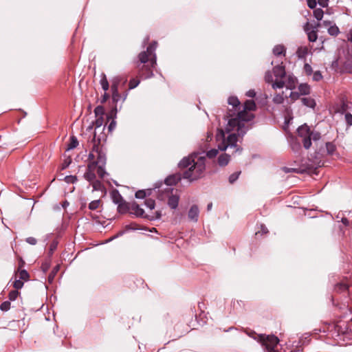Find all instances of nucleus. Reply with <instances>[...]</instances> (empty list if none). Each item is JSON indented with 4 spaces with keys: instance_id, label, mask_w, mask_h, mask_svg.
Wrapping results in <instances>:
<instances>
[{
    "instance_id": "obj_21",
    "label": "nucleus",
    "mask_w": 352,
    "mask_h": 352,
    "mask_svg": "<svg viewBox=\"0 0 352 352\" xmlns=\"http://www.w3.org/2000/svg\"><path fill=\"white\" fill-rule=\"evenodd\" d=\"M103 117H96L95 121H94L91 125L87 128V131H91L94 126L96 130L100 128L103 124Z\"/></svg>"
},
{
    "instance_id": "obj_39",
    "label": "nucleus",
    "mask_w": 352,
    "mask_h": 352,
    "mask_svg": "<svg viewBox=\"0 0 352 352\" xmlns=\"http://www.w3.org/2000/svg\"><path fill=\"white\" fill-rule=\"evenodd\" d=\"M144 204L150 210L154 209L155 206V202L152 199H146L144 201Z\"/></svg>"
},
{
    "instance_id": "obj_13",
    "label": "nucleus",
    "mask_w": 352,
    "mask_h": 352,
    "mask_svg": "<svg viewBox=\"0 0 352 352\" xmlns=\"http://www.w3.org/2000/svg\"><path fill=\"white\" fill-rule=\"evenodd\" d=\"M273 74L276 78L275 81L283 80L286 75L285 66L282 64L275 66L273 68Z\"/></svg>"
},
{
    "instance_id": "obj_4",
    "label": "nucleus",
    "mask_w": 352,
    "mask_h": 352,
    "mask_svg": "<svg viewBox=\"0 0 352 352\" xmlns=\"http://www.w3.org/2000/svg\"><path fill=\"white\" fill-rule=\"evenodd\" d=\"M157 45V42H153L147 47L146 51L140 52L138 55L141 63L145 64L150 60L149 64L144 65L142 67V76L144 78H148L153 76V69L157 65V56L155 52Z\"/></svg>"
},
{
    "instance_id": "obj_10",
    "label": "nucleus",
    "mask_w": 352,
    "mask_h": 352,
    "mask_svg": "<svg viewBox=\"0 0 352 352\" xmlns=\"http://www.w3.org/2000/svg\"><path fill=\"white\" fill-rule=\"evenodd\" d=\"M181 175L178 174L169 175L164 180V184H161L160 186H156V188H160L162 186H165L166 187H172V186L177 184L181 180Z\"/></svg>"
},
{
    "instance_id": "obj_16",
    "label": "nucleus",
    "mask_w": 352,
    "mask_h": 352,
    "mask_svg": "<svg viewBox=\"0 0 352 352\" xmlns=\"http://www.w3.org/2000/svg\"><path fill=\"white\" fill-rule=\"evenodd\" d=\"M305 30L307 32L308 39L310 42H315L317 40L318 34L317 31L314 29L309 28V25L307 23L305 26Z\"/></svg>"
},
{
    "instance_id": "obj_33",
    "label": "nucleus",
    "mask_w": 352,
    "mask_h": 352,
    "mask_svg": "<svg viewBox=\"0 0 352 352\" xmlns=\"http://www.w3.org/2000/svg\"><path fill=\"white\" fill-rule=\"evenodd\" d=\"M96 170L97 172L98 175L101 179H103L105 175H107V173L104 170V166L97 165Z\"/></svg>"
},
{
    "instance_id": "obj_19",
    "label": "nucleus",
    "mask_w": 352,
    "mask_h": 352,
    "mask_svg": "<svg viewBox=\"0 0 352 352\" xmlns=\"http://www.w3.org/2000/svg\"><path fill=\"white\" fill-rule=\"evenodd\" d=\"M90 184L92 186L94 191H101L103 192L105 190L104 185L100 180L94 179L93 182H90Z\"/></svg>"
},
{
    "instance_id": "obj_38",
    "label": "nucleus",
    "mask_w": 352,
    "mask_h": 352,
    "mask_svg": "<svg viewBox=\"0 0 352 352\" xmlns=\"http://www.w3.org/2000/svg\"><path fill=\"white\" fill-rule=\"evenodd\" d=\"M100 199H97V200H94L92 201H91L89 204V209L91 210H94L97 208H99L100 206Z\"/></svg>"
},
{
    "instance_id": "obj_31",
    "label": "nucleus",
    "mask_w": 352,
    "mask_h": 352,
    "mask_svg": "<svg viewBox=\"0 0 352 352\" xmlns=\"http://www.w3.org/2000/svg\"><path fill=\"white\" fill-rule=\"evenodd\" d=\"M309 138H310V142H311V140H313V141L319 140L321 138V135L318 131H311Z\"/></svg>"
},
{
    "instance_id": "obj_50",
    "label": "nucleus",
    "mask_w": 352,
    "mask_h": 352,
    "mask_svg": "<svg viewBox=\"0 0 352 352\" xmlns=\"http://www.w3.org/2000/svg\"><path fill=\"white\" fill-rule=\"evenodd\" d=\"M13 286L16 289L15 290L19 289L23 286V282L21 280H16Z\"/></svg>"
},
{
    "instance_id": "obj_26",
    "label": "nucleus",
    "mask_w": 352,
    "mask_h": 352,
    "mask_svg": "<svg viewBox=\"0 0 352 352\" xmlns=\"http://www.w3.org/2000/svg\"><path fill=\"white\" fill-rule=\"evenodd\" d=\"M298 91L301 95H308L310 94V87L307 83L300 84L298 86Z\"/></svg>"
},
{
    "instance_id": "obj_59",
    "label": "nucleus",
    "mask_w": 352,
    "mask_h": 352,
    "mask_svg": "<svg viewBox=\"0 0 352 352\" xmlns=\"http://www.w3.org/2000/svg\"><path fill=\"white\" fill-rule=\"evenodd\" d=\"M246 96L250 98H254L256 96V92L254 89H250L247 91Z\"/></svg>"
},
{
    "instance_id": "obj_18",
    "label": "nucleus",
    "mask_w": 352,
    "mask_h": 352,
    "mask_svg": "<svg viewBox=\"0 0 352 352\" xmlns=\"http://www.w3.org/2000/svg\"><path fill=\"white\" fill-rule=\"evenodd\" d=\"M300 100L302 104L307 107L314 109L316 105L315 100L311 97H304Z\"/></svg>"
},
{
    "instance_id": "obj_62",
    "label": "nucleus",
    "mask_w": 352,
    "mask_h": 352,
    "mask_svg": "<svg viewBox=\"0 0 352 352\" xmlns=\"http://www.w3.org/2000/svg\"><path fill=\"white\" fill-rule=\"evenodd\" d=\"M341 222L345 226H349V221L346 217H342L341 218Z\"/></svg>"
},
{
    "instance_id": "obj_58",
    "label": "nucleus",
    "mask_w": 352,
    "mask_h": 352,
    "mask_svg": "<svg viewBox=\"0 0 352 352\" xmlns=\"http://www.w3.org/2000/svg\"><path fill=\"white\" fill-rule=\"evenodd\" d=\"M318 3L322 8L328 6L329 0H318Z\"/></svg>"
},
{
    "instance_id": "obj_52",
    "label": "nucleus",
    "mask_w": 352,
    "mask_h": 352,
    "mask_svg": "<svg viewBox=\"0 0 352 352\" xmlns=\"http://www.w3.org/2000/svg\"><path fill=\"white\" fill-rule=\"evenodd\" d=\"M304 69L307 75H311L313 72L311 66L308 63L305 64Z\"/></svg>"
},
{
    "instance_id": "obj_23",
    "label": "nucleus",
    "mask_w": 352,
    "mask_h": 352,
    "mask_svg": "<svg viewBox=\"0 0 352 352\" xmlns=\"http://www.w3.org/2000/svg\"><path fill=\"white\" fill-rule=\"evenodd\" d=\"M349 285L346 283H339L336 285L334 289L336 292H344L348 291Z\"/></svg>"
},
{
    "instance_id": "obj_27",
    "label": "nucleus",
    "mask_w": 352,
    "mask_h": 352,
    "mask_svg": "<svg viewBox=\"0 0 352 352\" xmlns=\"http://www.w3.org/2000/svg\"><path fill=\"white\" fill-rule=\"evenodd\" d=\"M100 77H101V78H100V84L102 89L104 91H107L109 89V82L107 80V78L106 77V75L102 73L101 74Z\"/></svg>"
},
{
    "instance_id": "obj_11",
    "label": "nucleus",
    "mask_w": 352,
    "mask_h": 352,
    "mask_svg": "<svg viewBox=\"0 0 352 352\" xmlns=\"http://www.w3.org/2000/svg\"><path fill=\"white\" fill-rule=\"evenodd\" d=\"M130 214L137 217L148 219V215L144 214V210L135 201L131 203Z\"/></svg>"
},
{
    "instance_id": "obj_40",
    "label": "nucleus",
    "mask_w": 352,
    "mask_h": 352,
    "mask_svg": "<svg viewBox=\"0 0 352 352\" xmlns=\"http://www.w3.org/2000/svg\"><path fill=\"white\" fill-rule=\"evenodd\" d=\"M240 174H241V171H238V172H235V173H232V175H230L229 177V182L230 184H233L234 182H236L238 179Z\"/></svg>"
},
{
    "instance_id": "obj_7",
    "label": "nucleus",
    "mask_w": 352,
    "mask_h": 352,
    "mask_svg": "<svg viewBox=\"0 0 352 352\" xmlns=\"http://www.w3.org/2000/svg\"><path fill=\"white\" fill-rule=\"evenodd\" d=\"M259 340L267 352H276V348L279 342V339L276 336L260 335Z\"/></svg>"
},
{
    "instance_id": "obj_61",
    "label": "nucleus",
    "mask_w": 352,
    "mask_h": 352,
    "mask_svg": "<svg viewBox=\"0 0 352 352\" xmlns=\"http://www.w3.org/2000/svg\"><path fill=\"white\" fill-rule=\"evenodd\" d=\"M116 123L114 120H112L109 125V131H112L116 128Z\"/></svg>"
},
{
    "instance_id": "obj_25",
    "label": "nucleus",
    "mask_w": 352,
    "mask_h": 352,
    "mask_svg": "<svg viewBox=\"0 0 352 352\" xmlns=\"http://www.w3.org/2000/svg\"><path fill=\"white\" fill-rule=\"evenodd\" d=\"M285 47H284V45H277L276 46H274V49H273V54L275 55V56H280V55H285Z\"/></svg>"
},
{
    "instance_id": "obj_44",
    "label": "nucleus",
    "mask_w": 352,
    "mask_h": 352,
    "mask_svg": "<svg viewBox=\"0 0 352 352\" xmlns=\"http://www.w3.org/2000/svg\"><path fill=\"white\" fill-rule=\"evenodd\" d=\"M65 181L68 184H74L77 182V177L74 175H68L65 177Z\"/></svg>"
},
{
    "instance_id": "obj_14",
    "label": "nucleus",
    "mask_w": 352,
    "mask_h": 352,
    "mask_svg": "<svg viewBox=\"0 0 352 352\" xmlns=\"http://www.w3.org/2000/svg\"><path fill=\"white\" fill-rule=\"evenodd\" d=\"M199 215V210L197 205H192L188 212V217L190 221L197 222Z\"/></svg>"
},
{
    "instance_id": "obj_54",
    "label": "nucleus",
    "mask_w": 352,
    "mask_h": 352,
    "mask_svg": "<svg viewBox=\"0 0 352 352\" xmlns=\"http://www.w3.org/2000/svg\"><path fill=\"white\" fill-rule=\"evenodd\" d=\"M316 0H307V6L311 9H314L317 5Z\"/></svg>"
},
{
    "instance_id": "obj_56",
    "label": "nucleus",
    "mask_w": 352,
    "mask_h": 352,
    "mask_svg": "<svg viewBox=\"0 0 352 352\" xmlns=\"http://www.w3.org/2000/svg\"><path fill=\"white\" fill-rule=\"evenodd\" d=\"M96 158V153L94 151V146H92V150L89 154L88 159L91 162L95 161L94 159Z\"/></svg>"
},
{
    "instance_id": "obj_49",
    "label": "nucleus",
    "mask_w": 352,
    "mask_h": 352,
    "mask_svg": "<svg viewBox=\"0 0 352 352\" xmlns=\"http://www.w3.org/2000/svg\"><path fill=\"white\" fill-rule=\"evenodd\" d=\"M345 121L349 126H352V114L346 113L344 116Z\"/></svg>"
},
{
    "instance_id": "obj_51",
    "label": "nucleus",
    "mask_w": 352,
    "mask_h": 352,
    "mask_svg": "<svg viewBox=\"0 0 352 352\" xmlns=\"http://www.w3.org/2000/svg\"><path fill=\"white\" fill-rule=\"evenodd\" d=\"M322 78V76L319 71H316L313 74V80L315 81H319Z\"/></svg>"
},
{
    "instance_id": "obj_28",
    "label": "nucleus",
    "mask_w": 352,
    "mask_h": 352,
    "mask_svg": "<svg viewBox=\"0 0 352 352\" xmlns=\"http://www.w3.org/2000/svg\"><path fill=\"white\" fill-rule=\"evenodd\" d=\"M327 32L329 35L336 36L339 34L340 30L338 27L335 23H333L332 25L329 27Z\"/></svg>"
},
{
    "instance_id": "obj_46",
    "label": "nucleus",
    "mask_w": 352,
    "mask_h": 352,
    "mask_svg": "<svg viewBox=\"0 0 352 352\" xmlns=\"http://www.w3.org/2000/svg\"><path fill=\"white\" fill-rule=\"evenodd\" d=\"M140 84V80L137 79H131L129 82V89H132L135 88Z\"/></svg>"
},
{
    "instance_id": "obj_29",
    "label": "nucleus",
    "mask_w": 352,
    "mask_h": 352,
    "mask_svg": "<svg viewBox=\"0 0 352 352\" xmlns=\"http://www.w3.org/2000/svg\"><path fill=\"white\" fill-rule=\"evenodd\" d=\"M291 148L294 153H298L301 148V146L299 142L296 140L292 139L290 143Z\"/></svg>"
},
{
    "instance_id": "obj_5",
    "label": "nucleus",
    "mask_w": 352,
    "mask_h": 352,
    "mask_svg": "<svg viewBox=\"0 0 352 352\" xmlns=\"http://www.w3.org/2000/svg\"><path fill=\"white\" fill-rule=\"evenodd\" d=\"M159 192H160L158 195L160 199L164 200L167 199V204L173 210L177 208L179 201L177 190L173 187H166L159 190Z\"/></svg>"
},
{
    "instance_id": "obj_48",
    "label": "nucleus",
    "mask_w": 352,
    "mask_h": 352,
    "mask_svg": "<svg viewBox=\"0 0 352 352\" xmlns=\"http://www.w3.org/2000/svg\"><path fill=\"white\" fill-rule=\"evenodd\" d=\"M307 53V50L306 48H298L297 50V54L299 58L304 57Z\"/></svg>"
},
{
    "instance_id": "obj_53",
    "label": "nucleus",
    "mask_w": 352,
    "mask_h": 352,
    "mask_svg": "<svg viewBox=\"0 0 352 352\" xmlns=\"http://www.w3.org/2000/svg\"><path fill=\"white\" fill-rule=\"evenodd\" d=\"M344 70L347 73H352V64L351 63H346L344 66Z\"/></svg>"
},
{
    "instance_id": "obj_37",
    "label": "nucleus",
    "mask_w": 352,
    "mask_h": 352,
    "mask_svg": "<svg viewBox=\"0 0 352 352\" xmlns=\"http://www.w3.org/2000/svg\"><path fill=\"white\" fill-rule=\"evenodd\" d=\"M96 117H103L104 114V109L102 106H98L94 109Z\"/></svg>"
},
{
    "instance_id": "obj_20",
    "label": "nucleus",
    "mask_w": 352,
    "mask_h": 352,
    "mask_svg": "<svg viewBox=\"0 0 352 352\" xmlns=\"http://www.w3.org/2000/svg\"><path fill=\"white\" fill-rule=\"evenodd\" d=\"M229 162H230V155L226 153L220 155L219 156L218 160H217L218 164L220 166H226Z\"/></svg>"
},
{
    "instance_id": "obj_34",
    "label": "nucleus",
    "mask_w": 352,
    "mask_h": 352,
    "mask_svg": "<svg viewBox=\"0 0 352 352\" xmlns=\"http://www.w3.org/2000/svg\"><path fill=\"white\" fill-rule=\"evenodd\" d=\"M273 102L275 104H280L284 102L283 92L282 94H277L273 98Z\"/></svg>"
},
{
    "instance_id": "obj_55",
    "label": "nucleus",
    "mask_w": 352,
    "mask_h": 352,
    "mask_svg": "<svg viewBox=\"0 0 352 352\" xmlns=\"http://www.w3.org/2000/svg\"><path fill=\"white\" fill-rule=\"evenodd\" d=\"M326 147L329 153H332L335 150L333 144L331 142L326 143Z\"/></svg>"
},
{
    "instance_id": "obj_47",
    "label": "nucleus",
    "mask_w": 352,
    "mask_h": 352,
    "mask_svg": "<svg viewBox=\"0 0 352 352\" xmlns=\"http://www.w3.org/2000/svg\"><path fill=\"white\" fill-rule=\"evenodd\" d=\"M300 95L301 94L299 92L291 91V93L289 94V98H291L292 100L294 101V100L299 99Z\"/></svg>"
},
{
    "instance_id": "obj_8",
    "label": "nucleus",
    "mask_w": 352,
    "mask_h": 352,
    "mask_svg": "<svg viewBox=\"0 0 352 352\" xmlns=\"http://www.w3.org/2000/svg\"><path fill=\"white\" fill-rule=\"evenodd\" d=\"M296 82L297 79L294 76L291 74H286L283 80L275 81L272 84V88L274 89H276L285 87L287 89L292 90L295 89Z\"/></svg>"
},
{
    "instance_id": "obj_32",
    "label": "nucleus",
    "mask_w": 352,
    "mask_h": 352,
    "mask_svg": "<svg viewBox=\"0 0 352 352\" xmlns=\"http://www.w3.org/2000/svg\"><path fill=\"white\" fill-rule=\"evenodd\" d=\"M228 104L234 108H237L240 105V102L236 97L231 96L228 98Z\"/></svg>"
},
{
    "instance_id": "obj_22",
    "label": "nucleus",
    "mask_w": 352,
    "mask_h": 352,
    "mask_svg": "<svg viewBox=\"0 0 352 352\" xmlns=\"http://www.w3.org/2000/svg\"><path fill=\"white\" fill-rule=\"evenodd\" d=\"M151 194V190L147 189V190H138L135 194V197L137 199H144L146 196H149Z\"/></svg>"
},
{
    "instance_id": "obj_1",
    "label": "nucleus",
    "mask_w": 352,
    "mask_h": 352,
    "mask_svg": "<svg viewBox=\"0 0 352 352\" xmlns=\"http://www.w3.org/2000/svg\"><path fill=\"white\" fill-rule=\"evenodd\" d=\"M180 169H186L183 173V177L189 181L199 179L206 169V157L199 153H193L184 157L179 162Z\"/></svg>"
},
{
    "instance_id": "obj_30",
    "label": "nucleus",
    "mask_w": 352,
    "mask_h": 352,
    "mask_svg": "<svg viewBox=\"0 0 352 352\" xmlns=\"http://www.w3.org/2000/svg\"><path fill=\"white\" fill-rule=\"evenodd\" d=\"M78 145V141L75 136H72L70 138V142L67 146V150H72L75 148Z\"/></svg>"
},
{
    "instance_id": "obj_24",
    "label": "nucleus",
    "mask_w": 352,
    "mask_h": 352,
    "mask_svg": "<svg viewBox=\"0 0 352 352\" xmlns=\"http://www.w3.org/2000/svg\"><path fill=\"white\" fill-rule=\"evenodd\" d=\"M112 200L113 202L117 206L122 202L124 199L121 196L118 190L113 191L112 193Z\"/></svg>"
},
{
    "instance_id": "obj_17",
    "label": "nucleus",
    "mask_w": 352,
    "mask_h": 352,
    "mask_svg": "<svg viewBox=\"0 0 352 352\" xmlns=\"http://www.w3.org/2000/svg\"><path fill=\"white\" fill-rule=\"evenodd\" d=\"M130 210L131 203H128L125 200L118 205V211L119 213L125 214L127 212H130Z\"/></svg>"
},
{
    "instance_id": "obj_43",
    "label": "nucleus",
    "mask_w": 352,
    "mask_h": 352,
    "mask_svg": "<svg viewBox=\"0 0 352 352\" xmlns=\"http://www.w3.org/2000/svg\"><path fill=\"white\" fill-rule=\"evenodd\" d=\"M29 278V274L25 270H21L19 272V278L21 280H28Z\"/></svg>"
},
{
    "instance_id": "obj_60",
    "label": "nucleus",
    "mask_w": 352,
    "mask_h": 352,
    "mask_svg": "<svg viewBox=\"0 0 352 352\" xmlns=\"http://www.w3.org/2000/svg\"><path fill=\"white\" fill-rule=\"evenodd\" d=\"M56 248H57V242L54 241L50 245V254H52L53 252L56 249Z\"/></svg>"
},
{
    "instance_id": "obj_15",
    "label": "nucleus",
    "mask_w": 352,
    "mask_h": 352,
    "mask_svg": "<svg viewBox=\"0 0 352 352\" xmlns=\"http://www.w3.org/2000/svg\"><path fill=\"white\" fill-rule=\"evenodd\" d=\"M112 91V99L114 103H117L121 98V96L118 92V82L113 81L111 86Z\"/></svg>"
},
{
    "instance_id": "obj_64",
    "label": "nucleus",
    "mask_w": 352,
    "mask_h": 352,
    "mask_svg": "<svg viewBox=\"0 0 352 352\" xmlns=\"http://www.w3.org/2000/svg\"><path fill=\"white\" fill-rule=\"evenodd\" d=\"M347 39L349 41L352 43V28L349 30V32L347 34Z\"/></svg>"
},
{
    "instance_id": "obj_35",
    "label": "nucleus",
    "mask_w": 352,
    "mask_h": 352,
    "mask_svg": "<svg viewBox=\"0 0 352 352\" xmlns=\"http://www.w3.org/2000/svg\"><path fill=\"white\" fill-rule=\"evenodd\" d=\"M324 15V12L321 8H317L314 10V16L318 20H322Z\"/></svg>"
},
{
    "instance_id": "obj_6",
    "label": "nucleus",
    "mask_w": 352,
    "mask_h": 352,
    "mask_svg": "<svg viewBox=\"0 0 352 352\" xmlns=\"http://www.w3.org/2000/svg\"><path fill=\"white\" fill-rule=\"evenodd\" d=\"M91 142L94 143V151L96 153V160L90 162V163L96 164V167L97 165L105 166L107 160L106 153L103 146L101 144V139L100 138L96 137V132L94 133Z\"/></svg>"
},
{
    "instance_id": "obj_63",
    "label": "nucleus",
    "mask_w": 352,
    "mask_h": 352,
    "mask_svg": "<svg viewBox=\"0 0 352 352\" xmlns=\"http://www.w3.org/2000/svg\"><path fill=\"white\" fill-rule=\"evenodd\" d=\"M259 232H261L263 234H266L268 232V230L265 225L262 224L261 225V230Z\"/></svg>"
},
{
    "instance_id": "obj_57",
    "label": "nucleus",
    "mask_w": 352,
    "mask_h": 352,
    "mask_svg": "<svg viewBox=\"0 0 352 352\" xmlns=\"http://www.w3.org/2000/svg\"><path fill=\"white\" fill-rule=\"evenodd\" d=\"M25 241L28 243H29L30 245H36L37 243V240L34 237H32V236L26 238Z\"/></svg>"
},
{
    "instance_id": "obj_12",
    "label": "nucleus",
    "mask_w": 352,
    "mask_h": 352,
    "mask_svg": "<svg viewBox=\"0 0 352 352\" xmlns=\"http://www.w3.org/2000/svg\"><path fill=\"white\" fill-rule=\"evenodd\" d=\"M96 164H91L90 162L88 164L86 172L84 173V178L89 183L96 179Z\"/></svg>"
},
{
    "instance_id": "obj_3",
    "label": "nucleus",
    "mask_w": 352,
    "mask_h": 352,
    "mask_svg": "<svg viewBox=\"0 0 352 352\" xmlns=\"http://www.w3.org/2000/svg\"><path fill=\"white\" fill-rule=\"evenodd\" d=\"M230 134H229L226 139L225 131L223 129H218L216 134V139L217 141H221V143L219 144L218 149L212 148L206 153V156L208 158L212 159L215 157L219 153V150L223 151L228 148L234 149L232 153H241L242 148L237 144V142L239 140V138H240V136L237 135L235 132H230Z\"/></svg>"
},
{
    "instance_id": "obj_36",
    "label": "nucleus",
    "mask_w": 352,
    "mask_h": 352,
    "mask_svg": "<svg viewBox=\"0 0 352 352\" xmlns=\"http://www.w3.org/2000/svg\"><path fill=\"white\" fill-rule=\"evenodd\" d=\"M59 265H56L54 269L52 270V271L50 272V274H49L48 276V281L50 283H52V281L54 280V278L56 274V273L58 272L59 270Z\"/></svg>"
},
{
    "instance_id": "obj_45",
    "label": "nucleus",
    "mask_w": 352,
    "mask_h": 352,
    "mask_svg": "<svg viewBox=\"0 0 352 352\" xmlns=\"http://www.w3.org/2000/svg\"><path fill=\"white\" fill-rule=\"evenodd\" d=\"M19 292L17 290H12L9 293V300L11 301L15 300L19 295Z\"/></svg>"
},
{
    "instance_id": "obj_9",
    "label": "nucleus",
    "mask_w": 352,
    "mask_h": 352,
    "mask_svg": "<svg viewBox=\"0 0 352 352\" xmlns=\"http://www.w3.org/2000/svg\"><path fill=\"white\" fill-rule=\"evenodd\" d=\"M310 131V128L306 124L300 126L297 129L298 135L302 138L303 146L305 149H309L311 146V142L309 138Z\"/></svg>"
},
{
    "instance_id": "obj_2",
    "label": "nucleus",
    "mask_w": 352,
    "mask_h": 352,
    "mask_svg": "<svg viewBox=\"0 0 352 352\" xmlns=\"http://www.w3.org/2000/svg\"><path fill=\"white\" fill-rule=\"evenodd\" d=\"M256 103L253 100H248L244 103L243 110L237 113L236 117L228 120L226 127L227 133L235 132L241 138L246 133L247 128L245 122L252 120L254 115L248 111H254L256 109Z\"/></svg>"
},
{
    "instance_id": "obj_42",
    "label": "nucleus",
    "mask_w": 352,
    "mask_h": 352,
    "mask_svg": "<svg viewBox=\"0 0 352 352\" xmlns=\"http://www.w3.org/2000/svg\"><path fill=\"white\" fill-rule=\"evenodd\" d=\"M10 309V302L4 301L0 305V309L3 311H7Z\"/></svg>"
},
{
    "instance_id": "obj_41",
    "label": "nucleus",
    "mask_w": 352,
    "mask_h": 352,
    "mask_svg": "<svg viewBox=\"0 0 352 352\" xmlns=\"http://www.w3.org/2000/svg\"><path fill=\"white\" fill-rule=\"evenodd\" d=\"M265 80L267 83H272V85L275 82L273 79V76L271 72H267L265 75Z\"/></svg>"
}]
</instances>
